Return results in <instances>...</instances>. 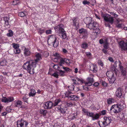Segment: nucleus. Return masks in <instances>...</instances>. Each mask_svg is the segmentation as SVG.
I'll use <instances>...</instances> for the list:
<instances>
[{"label":"nucleus","instance_id":"obj_1","mask_svg":"<svg viewBox=\"0 0 127 127\" xmlns=\"http://www.w3.org/2000/svg\"><path fill=\"white\" fill-rule=\"evenodd\" d=\"M36 59L27 61L23 65L24 69L26 70L30 74H33L34 73V69L36 67L38 61L42 59L41 54L37 53L35 55Z\"/></svg>","mask_w":127,"mask_h":127},{"label":"nucleus","instance_id":"obj_2","mask_svg":"<svg viewBox=\"0 0 127 127\" xmlns=\"http://www.w3.org/2000/svg\"><path fill=\"white\" fill-rule=\"evenodd\" d=\"M124 103V101H123L117 104L113 105L111 108L110 110H111L115 113H119L126 107V105Z\"/></svg>","mask_w":127,"mask_h":127},{"label":"nucleus","instance_id":"obj_3","mask_svg":"<svg viewBox=\"0 0 127 127\" xmlns=\"http://www.w3.org/2000/svg\"><path fill=\"white\" fill-rule=\"evenodd\" d=\"M103 119L104 121L103 122L100 121L98 123V125L101 127L106 126L109 124L112 121L111 117L109 116L104 117Z\"/></svg>","mask_w":127,"mask_h":127},{"label":"nucleus","instance_id":"obj_4","mask_svg":"<svg viewBox=\"0 0 127 127\" xmlns=\"http://www.w3.org/2000/svg\"><path fill=\"white\" fill-rule=\"evenodd\" d=\"M87 27L90 29H93L94 32L96 33H97L98 31H99V29L98 28V24L94 21L89 24H87Z\"/></svg>","mask_w":127,"mask_h":127},{"label":"nucleus","instance_id":"obj_5","mask_svg":"<svg viewBox=\"0 0 127 127\" xmlns=\"http://www.w3.org/2000/svg\"><path fill=\"white\" fill-rule=\"evenodd\" d=\"M104 20L106 22H108L111 24H112L114 22V19L113 17L109 14H105L102 15Z\"/></svg>","mask_w":127,"mask_h":127},{"label":"nucleus","instance_id":"obj_6","mask_svg":"<svg viewBox=\"0 0 127 127\" xmlns=\"http://www.w3.org/2000/svg\"><path fill=\"white\" fill-rule=\"evenodd\" d=\"M72 93L71 92L68 91L65 93V97L71 100H78L80 98L79 97L72 95Z\"/></svg>","mask_w":127,"mask_h":127},{"label":"nucleus","instance_id":"obj_7","mask_svg":"<svg viewBox=\"0 0 127 127\" xmlns=\"http://www.w3.org/2000/svg\"><path fill=\"white\" fill-rule=\"evenodd\" d=\"M90 76L91 77H88L87 79V82L84 83H85V86H83V89L86 90H88V88L87 86H91L92 85V83L93 82V75L92 74H90Z\"/></svg>","mask_w":127,"mask_h":127},{"label":"nucleus","instance_id":"obj_8","mask_svg":"<svg viewBox=\"0 0 127 127\" xmlns=\"http://www.w3.org/2000/svg\"><path fill=\"white\" fill-rule=\"evenodd\" d=\"M28 124L27 122L21 119L17 121V127H27Z\"/></svg>","mask_w":127,"mask_h":127},{"label":"nucleus","instance_id":"obj_9","mask_svg":"<svg viewBox=\"0 0 127 127\" xmlns=\"http://www.w3.org/2000/svg\"><path fill=\"white\" fill-rule=\"evenodd\" d=\"M72 80L73 82V84L74 85H78L80 84H82L85 82V81L82 79L76 77L72 79Z\"/></svg>","mask_w":127,"mask_h":127},{"label":"nucleus","instance_id":"obj_10","mask_svg":"<svg viewBox=\"0 0 127 127\" xmlns=\"http://www.w3.org/2000/svg\"><path fill=\"white\" fill-rule=\"evenodd\" d=\"M119 47L122 50H127V42H125L123 40L121 41L119 43Z\"/></svg>","mask_w":127,"mask_h":127},{"label":"nucleus","instance_id":"obj_11","mask_svg":"<svg viewBox=\"0 0 127 127\" xmlns=\"http://www.w3.org/2000/svg\"><path fill=\"white\" fill-rule=\"evenodd\" d=\"M53 103L51 101H48L43 104V107L45 109H50L53 106Z\"/></svg>","mask_w":127,"mask_h":127},{"label":"nucleus","instance_id":"obj_12","mask_svg":"<svg viewBox=\"0 0 127 127\" xmlns=\"http://www.w3.org/2000/svg\"><path fill=\"white\" fill-rule=\"evenodd\" d=\"M115 67H111L110 71H107L106 73V75L108 78H111L114 76V72H115Z\"/></svg>","mask_w":127,"mask_h":127},{"label":"nucleus","instance_id":"obj_13","mask_svg":"<svg viewBox=\"0 0 127 127\" xmlns=\"http://www.w3.org/2000/svg\"><path fill=\"white\" fill-rule=\"evenodd\" d=\"M14 99L13 97L9 96L7 97H3L2 98V101L5 103H8L13 101Z\"/></svg>","mask_w":127,"mask_h":127},{"label":"nucleus","instance_id":"obj_14","mask_svg":"<svg viewBox=\"0 0 127 127\" xmlns=\"http://www.w3.org/2000/svg\"><path fill=\"white\" fill-rule=\"evenodd\" d=\"M47 42L48 44L53 45L55 47H57L59 44L58 40H48Z\"/></svg>","mask_w":127,"mask_h":127},{"label":"nucleus","instance_id":"obj_15","mask_svg":"<svg viewBox=\"0 0 127 127\" xmlns=\"http://www.w3.org/2000/svg\"><path fill=\"white\" fill-rule=\"evenodd\" d=\"M64 26L63 24H60L58 25L57 26L55 27L54 29L56 31H59L60 32H64Z\"/></svg>","mask_w":127,"mask_h":127},{"label":"nucleus","instance_id":"obj_16","mask_svg":"<svg viewBox=\"0 0 127 127\" xmlns=\"http://www.w3.org/2000/svg\"><path fill=\"white\" fill-rule=\"evenodd\" d=\"M88 68L90 70L93 71L95 73L97 71V68L96 65L92 64L87 65Z\"/></svg>","mask_w":127,"mask_h":127},{"label":"nucleus","instance_id":"obj_17","mask_svg":"<svg viewBox=\"0 0 127 127\" xmlns=\"http://www.w3.org/2000/svg\"><path fill=\"white\" fill-rule=\"evenodd\" d=\"M77 113L76 111L73 112L68 116V118L70 120H72L75 118L77 116Z\"/></svg>","mask_w":127,"mask_h":127},{"label":"nucleus","instance_id":"obj_18","mask_svg":"<svg viewBox=\"0 0 127 127\" xmlns=\"http://www.w3.org/2000/svg\"><path fill=\"white\" fill-rule=\"evenodd\" d=\"M14 103L15 107H18L19 108L21 107L22 102L21 101L19 100H16Z\"/></svg>","mask_w":127,"mask_h":127},{"label":"nucleus","instance_id":"obj_19","mask_svg":"<svg viewBox=\"0 0 127 127\" xmlns=\"http://www.w3.org/2000/svg\"><path fill=\"white\" fill-rule=\"evenodd\" d=\"M116 96L118 97H120L122 95V91L121 88H119L117 90L116 92Z\"/></svg>","mask_w":127,"mask_h":127},{"label":"nucleus","instance_id":"obj_20","mask_svg":"<svg viewBox=\"0 0 127 127\" xmlns=\"http://www.w3.org/2000/svg\"><path fill=\"white\" fill-rule=\"evenodd\" d=\"M105 41H104V40H99V43L101 44L103 43L104 44V48H107L108 46V43L107 41V40H104Z\"/></svg>","mask_w":127,"mask_h":127},{"label":"nucleus","instance_id":"obj_21","mask_svg":"<svg viewBox=\"0 0 127 127\" xmlns=\"http://www.w3.org/2000/svg\"><path fill=\"white\" fill-rule=\"evenodd\" d=\"M85 21L87 24H89L94 21L92 20V18L91 17H87L85 19Z\"/></svg>","mask_w":127,"mask_h":127},{"label":"nucleus","instance_id":"obj_22","mask_svg":"<svg viewBox=\"0 0 127 127\" xmlns=\"http://www.w3.org/2000/svg\"><path fill=\"white\" fill-rule=\"evenodd\" d=\"M120 68L121 70V72L124 76H126V71L125 68L124 69L123 67L122 66L120 67Z\"/></svg>","mask_w":127,"mask_h":127},{"label":"nucleus","instance_id":"obj_23","mask_svg":"<svg viewBox=\"0 0 127 127\" xmlns=\"http://www.w3.org/2000/svg\"><path fill=\"white\" fill-rule=\"evenodd\" d=\"M36 93V91L34 89H32L29 93V95L30 96H33L35 95Z\"/></svg>","mask_w":127,"mask_h":127},{"label":"nucleus","instance_id":"obj_24","mask_svg":"<svg viewBox=\"0 0 127 127\" xmlns=\"http://www.w3.org/2000/svg\"><path fill=\"white\" fill-rule=\"evenodd\" d=\"M24 54L26 56L29 55L31 54V52L27 48H25L24 52Z\"/></svg>","mask_w":127,"mask_h":127},{"label":"nucleus","instance_id":"obj_25","mask_svg":"<svg viewBox=\"0 0 127 127\" xmlns=\"http://www.w3.org/2000/svg\"><path fill=\"white\" fill-rule=\"evenodd\" d=\"M64 62H65L67 65H69L70 63V60L68 59H65L64 60H62L61 61V63H63Z\"/></svg>","mask_w":127,"mask_h":127},{"label":"nucleus","instance_id":"obj_26","mask_svg":"<svg viewBox=\"0 0 127 127\" xmlns=\"http://www.w3.org/2000/svg\"><path fill=\"white\" fill-rule=\"evenodd\" d=\"M100 116V115L99 114L96 113L95 114H94V115L92 118V120H95L99 118Z\"/></svg>","mask_w":127,"mask_h":127},{"label":"nucleus","instance_id":"obj_27","mask_svg":"<svg viewBox=\"0 0 127 127\" xmlns=\"http://www.w3.org/2000/svg\"><path fill=\"white\" fill-rule=\"evenodd\" d=\"M52 69H50L49 70L48 74H50L51 75H52V76L56 77V78H58V73L57 72H55L53 74H51V71H52Z\"/></svg>","mask_w":127,"mask_h":127},{"label":"nucleus","instance_id":"obj_28","mask_svg":"<svg viewBox=\"0 0 127 127\" xmlns=\"http://www.w3.org/2000/svg\"><path fill=\"white\" fill-rule=\"evenodd\" d=\"M9 18L7 17H5L4 18V20L5 21V24L6 26H8L9 24L8 20Z\"/></svg>","mask_w":127,"mask_h":127},{"label":"nucleus","instance_id":"obj_29","mask_svg":"<svg viewBox=\"0 0 127 127\" xmlns=\"http://www.w3.org/2000/svg\"><path fill=\"white\" fill-rule=\"evenodd\" d=\"M115 101V100L113 98H108L107 100V103L108 104H111Z\"/></svg>","mask_w":127,"mask_h":127},{"label":"nucleus","instance_id":"obj_30","mask_svg":"<svg viewBox=\"0 0 127 127\" xmlns=\"http://www.w3.org/2000/svg\"><path fill=\"white\" fill-rule=\"evenodd\" d=\"M57 39V37L55 35H51L49 36L48 37V39L51 40H56Z\"/></svg>","mask_w":127,"mask_h":127},{"label":"nucleus","instance_id":"obj_31","mask_svg":"<svg viewBox=\"0 0 127 127\" xmlns=\"http://www.w3.org/2000/svg\"><path fill=\"white\" fill-rule=\"evenodd\" d=\"M108 80L110 83H113L115 80V78L113 76L112 77L109 78Z\"/></svg>","mask_w":127,"mask_h":127},{"label":"nucleus","instance_id":"obj_32","mask_svg":"<svg viewBox=\"0 0 127 127\" xmlns=\"http://www.w3.org/2000/svg\"><path fill=\"white\" fill-rule=\"evenodd\" d=\"M60 35L62 36V37L63 39H65L66 37V35L65 33V32H60Z\"/></svg>","mask_w":127,"mask_h":127},{"label":"nucleus","instance_id":"obj_33","mask_svg":"<svg viewBox=\"0 0 127 127\" xmlns=\"http://www.w3.org/2000/svg\"><path fill=\"white\" fill-rule=\"evenodd\" d=\"M61 100L60 99H56L54 101V102L53 103V106H55L58 104V103Z\"/></svg>","mask_w":127,"mask_h":127},{"label":"nucleus","instance_id":"obj_34","mask_svg":"<svg viewBox=\"0 0 127 127\" xmlns=\"http://www.w3.org/2000/svg\"><path fill=\"white\" fill-rule=\"evenodd\" d=\"M40 112L41 114L45 116H46L47 112V110H45L40 109Z\"/></svg>","mask_w":127,"mask_h":127},{"label":"nucleus","instance_id":"obj_35","mask_svg":"<svg viewBox=\"0 0 127 127\" xmlns=\"http://www.w3.org/2000/svg\"><path fill=\"white\" fill-rule=\"evenodd\" d=\"M79 33L82 34H83L85 33H86V32H87V30L83 28L80 29L79 30Z\"/></svg>","mask_w":127,"mask_h":127},{"label":"nucleus","instance_id":"obj_36","mask_svg":"<svg viewBox=\"0 0 127 127\" xmlns=\"http://www.w3.org/2000/svg\"><path fill=\"white\" fill-rule=\"evenodd\" d=\"M81 47L83 49H86L88 47V45L87 43L84 42L82 44Z\"/></svg>","mask_w":127,"mask_h":127},{"label":"nucleus","instance_id":"obj_37","mask_svg":"<svg viewBox=\"0 0 127 127\" xmlns=\"http://www.w3.org/2000/svg\"><path fill=\"white\" fill-rule=\"evenodd\" d=\"M13 32L11 30H8V33L7 34V35L8 36L11 37L13 36Z\"/></svg>","mask_w":127,"mask_h":127},{"label":"nucleus","instance_id":"obj_38","mask_svg":"<svg viewBox=\"0 0 127 127\" xmlns=\"http://www.w3.org/2000/svg\"><path fill=\"white\" fill-rule=\"evenodd\" d=\"M54 55L55 56H56V57L57 58H54V62H57L58 61V59L59 58V56L58 54L57 53H55L54 54Z\"/></svg>","mask_w":127,"mask_h":127},{"label":"nucleus","instance_id":"obj_39","mask_svg":"<svg viewBox=\"0 0 127 127\" xmlns=\"http://www.w3.org/2000/svg\"><path fill=\"white\" fill-rule=\"evenodd\" d=\"M12 46L14 49L19 48V44H16L15 43H13L12 44Z\"/></svg>","mask_w":127,"mask_h":127},{"label":"nucleus","instance_id":"obj_40","mask_svg":"<svg viewBox=\"0 0 127 127\" xmlns=\"http://www.w3.org/2000/svg\"><path fill=\"white\" fill-rule=\"evenodd\" d=\"M88 32H86V33L83 34V36H82V38L83 39H86L88 37Z\"/></svg>","mask_w":127,"mask_h":127},{"label":"nucleus","instance_id":"obj_41","mask_svg":"<svg viewBox=\"0 0 127 127\" xmlns=\"http://www.w3.org/2000/svg\"><path fill=\"white\" fill-rule=\"evenodd\" d=\"M14 53L15 54H19L20 52V50L19 48L16 49L14 50Z\"/></svg>","mask_w":127,"mask_h":127},{"label":"nucleus","instance_id":"obj_42","mask_svg":"<svg viewBox=\"0 0 127 127\" xmlns=\"http://www.w3.org/2000/svg\"><path fill=\"white\" fill-rule=\"evenodd\" d=\"M77 19H78L77 18H74L73 19V25L75 26H76V24L77 23H78L77 22H76Z\"/></svg>","mask_w":127,"mask_h":127},{"label":"nucleus","instance_id":"obj_43","mask_svg":"<svg viewBox=\"0 0 127 127\" xmlns=\"http://www.w3.org/2000/svg\"><path fill=\"white\" fill-rule=\"evenodd\" d=\"M67 108L65 107L64 109H59V110H60L63 113H66V111L67 110Z\"/></svg>","mask_w":127,"mask_h":127},{"label":"nucleus","instance_id":"obj_44","mask_svg":"<svg viewBox=\"0 0 127 127\" xmlns=\"http://www.w3.org/2000/svg\"><path fill=\"white\" fill-rule=\"evenodd\" d=\"M6 61L5 60H3L0 62V65L1 66H4L6 65Z\"/></svg>","mask_w":127,"mask_h":127},{"label":"nucleus","instance_id":"obj_45","mask_svg":"<svg viewBox=\"0 0 127 127\" xmlns=\"http://www.w3.org/2000/svg\"><path fill=\"white\" fill-rule=\"evenodd\" d=\"M19 16L21 17H23L25 16V14L23 12H20L18 13Z\"/></svg>","mask_w":127,"mask_h":127},{"label":"nucleus","instance_id":"obj_46","mask_svg":"<svg viewBox=\"0 0 127 127\" xmlns=\"http://www.w3.org/2000/svg\"><path fill=\"white\" fill-rule=\"evenodd\" d=\"M86 54L87 56L89 58H91L92 55L90 52H87L86 53Z\"/></svg>","mask_w":127,"mask_h":127},{"label":"nucleus","instance_id":"obj_47","mask_svg":"<svg viewBox=\"0 0 127 127\" xmlns=\"http://www.w3.org/2000/svg\"><path fill=\"white\" fill-rule=\"evenodd\" d=\"M94 113L92 112H89L88 114H87V116H88L92 117L93 118L94 115Z\"/></svg>","mask_w":127,"mask_h":127},{"label":"nucleus","instance_id":"obj_48","mask_svg":"<svg viewBox=\"0 0 127 127\" xmlns=\"http://www.w3.org/2000/svg\"><path fill=\"white\" fill-rule=\"evenodd\" d=\"M106 110H103L101 111L99 114L100 115H105L106 114Z\"/></svg>","mask_w":127,"mask_h":127},{"label":"nucleus","instance_id":"obj_49","mask_svg":"<svg viewBox=\"0 0 127 127\" xmlns=\"http://www.w3.org/2000/svg\"><path fill=\"white\" fill-rule=\"evenodd\" d=\"M70 91H73L74 89V86L73 85H71L68 87Z\"/></svg>","mask_w":127,"mask_h":127},{"label":"nucleus","instance_id":"obj_50","mask_svg":"<svg viewBox=\"0 0 127 127\" xmlns=\"http://www.w3.org/2000/svg\"><path fill=\"white\" fill-rule=\"evenodd\" d=\"M82 111L85 113V114L86 115H87V114H88L89 112L87 110L85 109H83Z\"/></svg>","mask_w":127,"mask_h":127},{"label":"nucleus","instance_id":"obj_51","mask_svg":"<svg viewBox=\"0 0 127 127\" xmlns=\"http://www.w3.org/2000/svg\"><path fill=\"white\" fill-rule=\"evenodd\" d=\"M66 105L67 106L71 107L73 105V104L72 102H69L66 103Z\"/></svg>","mask_w":127,"mask_h":127},{"label":"nucleus","instance_id":"obj_52","mask_svg":"<svg viewBox=\"0 0 127 127\" xmlns=\"http://www.w3.org/2000/svg\"><path fill=\"white\" fill-rule=\"evenodd\" d=\"M19 2L18 0H15L13 1V5H15L17 4Z\"/></svg>","mask_w":127,"mask_h":127},{"label":"nucleus","instance_id":"obj_53","mask_svg":"<svg viewBox=\"0 0 127 127\" xmlns=\"http://www.w3.org/2000/svg\"><path fill=\"white\" fill-rule=\"evenodd\" d=\"M61 125L59 123H56L54 124L53 127H61Z\"/></svg>","mask_w":127,"mask_h":127},{"label":"nucleus","instance_id":"obj_54","mask_svg":"<svg viewBox=\"0 0 127 127\" xmlns=\"http://www.w3.org/2000/svg\"><path fill=\"white\" fill-rule=\"evenodd\" d=\"M53 68L57 70H59V67L57 65H54L53 66Z\"/></svg>","mask_w":127,"mask_h":127},{"label":"nucleus","instance_id":"obj_55","mask_svg":"<svg viewBox=\"0 0 127 127\" xmlns=\"http://www.w3.org/2000/svg\"><path fill=\"white\" fill-rule=\"evenodd\" d=\"M102 84L104 86L106 87L107 86V83L104 81H102Z\"/></svg>","mask_w":127,"mask_h":127},{"label":"nucleus","instance_id":"obj_56","mask_svg":"<svg viewBox=\"0 0 127 127\" xmlns=\"http://www.w3.org/2000/svg\"><path fill=\"white\" fill-rule=\"evenodd\" d=\"M83 4L84 5H86V4H89L90 3L89 1H88L86 0H84L83 2Z\"/></svg>","mask_w":127,"mask_h":127},{"label":"nucleus","instance_id":"obj_57","mask_svg":"<svg viewBox=\"0 0 127 127\" xmlns=\"http://www.w3.org/2000/svg\"><path fill=\"white\" fill-rule=\"evenodd\" d=\"M60 73H59V74L61 76H64V71L60 70Z\"/></svg>","mask_w":127,"mask_h":127},{"label":"nucleus","instance_id":"obj_58","mask_svg":"<svg viewBox=\"0 0 127 127\" xmlns=\"http://www.w3.org/2000/svg\"><path fill=\"white\" fill-rule=\"evenodd\" d=\"M23 99L25 102H27V101L28 98L26 96H24L23 97Z\"/></svg>","mask_w":127,"mask_h":127},{"label":"nucleus","instance_id":"obj_59","mask_svg":"<svg viewBox=\"0 0 127 127\" xmlns=\"http://www.w3.org/2000/svg\"><path fill=\"white\" fill-rule=\"evenodd\" d=\"M52 31L51 30H47L46 31V32L47 34H49L51 33Z\"/></svg>","mask_w":127,"mask_h":127},{"label":"nucleus","instance_id":"obj_60","mask_svg":"<svg viewBox=\"0 0 127 127\" xmlns=\"http://www.w3.org/2000/svg\"><path fill=\"white\" fill-rule=\"evenodd\" d=\"M110 13L113 16H115V17H117L118 16V15H117L113 12H110Z\"/></svg>","mask_w":127,"mask_h":127},{"label":"nucleus","instance_id":"obj_61","mask_svg":"<svg viewBox=\"0 0 127 127\" xmlns=\"http://www.w3.org/2000/svg\"><path fill=\"white\" fill-rule=\"evenodd\" d=\"M44 32V30H41L40 29H39V33L40 34H41L42 33H43Z\"/></svg>","mask_w":127,"mask_h":127},{"label":"nucleus","instance_id":"obj_62","mask_svg":"<svg viewBox=\"0 0 127 127\" xmlns=\"http://www.w3.org/2000/svg\"><path fill=\"white\" fill-rule=\"evenodd\" d=\"M105 24L106 27H108L109 28H110L111 26L109 23H105Z\"/></svg>","mask_w":127,"mask_h":127},{"label":"nucleus","instance_id":"obj_63","mask_svg":"<svg viewBox=\"0 0 127 127\" xmlns=\"http://www.w3.org/2000/svg\"><path fill=\"white\" fill-rule=\"evenodd\" d=\"M108 60L109 61L111 62H113L114 61L112 58L110 57L108 58Z\"/></svg>","mask_w":127,"mask_h":127},{"label":"nucleus","instance_id":"obj_64","mask_svg":"<svg viewBox=\"0 0 127 127\" xmlns=\"http://www.w3.org/2000/svg\"><path fill=\"white\" fill-rule=\"evenodd\" d=\"M99 85V83L98 82H95V83L93 85L95 87H97Z\"/></svg>","mask_w":127,"mask_h":127}]
</instances>
